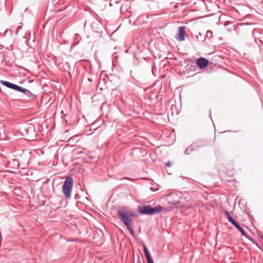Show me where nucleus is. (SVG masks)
Segmentation results:
<instances>
[{
  "mask_svg": "<svg viewBox=\"0 0 263 263\" xmlns=\"http://www.w3.org/2000/svg\"><path fill=\"white\" fill-rule=\"evenodd\" d=\"M118 214L121 220L126 227H128L129 225L132 224V219H131V217L133 216V214L125 210L118 211Z\"/></svg>",
  "mask_w": 263,
  "mask_h": 263,
  "instance_id": "3",
  "label": "nucleus"
},
{
  "mask_svg": "<svg viewBox=\"0 0 263 263\" xmlns=\"http://www.w3.org/2000/svg\"><path fill=\"white\" fill-rule=\"evenodd\" d=\"M166 165L167 166L170 167L171 165V163L170 162H167L166 163Z\"/></svg>",
  "mask_w": 263,
  "mask_h": 263,
  "instance_id": "15",
  "label": "nucleus"
},
{
  "mask_svg": "<svg viewBox=\"0 0 263 263\" xmlns=\"http://www.w3.org/2000/svg\"><path fill=\"white\" fill-rule=\"evenodd\" d=\"M185 34L184 27H179L178 30L177 39L179 41H182L184 40V35Z\"/></svg>",
  "mask_w": 263,
  "mask_h": 263,
  "instance_id": "6",
  "label": "nucleus"
},
{
  "mask_svg": "<svg viewBox=\"0 0 263 263\" xmlns=\"http://www.w3.org/2000/svg\"><path fill=\"white\" fill-rule=\"evenodd\" d=\"M0 83L8 88H10L11 89H14V90H16L17 91H20L23 92L24 93L29 92V91L28 90L25 89H23L22 87H21L16 85H15L14 84H12L11 83L7 82V81L1 80V81H0Z\"/></svg>",
  "mask_w": 263,
  "mask_h": 263,
  "instance_id": "4",
  "label": "nucleus"
},
{
  "mask_svg": "<svg viewBox=\"0 0 263 263\" xmlns=\"http://www.w3.org/2000/svg\"><path fill=\"white\" fill-rule=\"evenodd\" d=\"M132 225H129L128 227H127L128 230H129V231L130 232V233H131V234L134 236V230L131 228V226Z\"/></svg>",
  "mask_w": 263,
  "mask_h": 263,
  "instance_id": "11",
  "label": "nucleus"
},
{
  "mask_svg": "<svg viewBox=\"0 0 263 263\" xmlns=\"http://www.w3.org/2000/svg\"><path fill=\"white\" fill-rule=\"evenodd\" d=\"M233 225H234L241 233L243 236H246V234L245 231L242 229V228L239 226L238 223L237 222H235Z\"/></svg>",
  "mask_w": 263,
  "mask_h": 263,
  "instance_id": "8",
  "label": "nucleus"
},
{
  "mask_svg": "<svg viewBox=\"0 0 263 263\" xmlns=\"http://www.w3.org/2000/svg\"><path fill=\"white\" fill-rule=\"evenodd\" d=\"M143 251L145 255L146 258H148L149 257H151L150 254L146 247L145 245L143 246Z\"/></svg>",
  "mask_w": 263,
  "mask_h": 263,
  "instance_id": "10",
  "label": "nucleus"
},
{
  "mask_svg": "<svg viewBox=\"0 0 263 263\" xmlns=\"http://www.w3.org/2000/svg\"><path fill=\"white\" fill-rule=\"evenodd\" d=\"M225 215L227 219H228L229 221L231 222L232 224H233L236 221L233 219V218L230 215V214L228 213V212H225Z\"/></svg>",
  "mask_w": 263,
  "mask_h": 263,
  "instance_id": "9",
  "label": "nucleus"
},
{
  "mask_svg": "<svg viewBox=\"0 0 263 263\" xmlns=\"http://www.w3.org/2000/svg\"><path fill=\"white\" fill-rule=\"evenodd\" d=\"M206 35L208 36H212V32L210 30H208L206 32Z\"/></svg>",
  "mask_w": 263,
  "mask_h": 263,
  "instance_id": "13",
  "label": "nucleus"
},
{
  "mask_svg": "<svg viewBox=\"0 0 263 263\" xmlns=\"http://www.w3.org/2000/svg\"><path fill=\"white\" fill-rule=\"evenodd\" d=\"M162 209V207L159 205L155 208H152L150 205L139 206V212L142 214H157L161 212Z\"/></svg>",
  "mask_w": 263,
  "mask_h": 263,
  "instance_id": "1",
  "label": "nucleus"
},
{
  "mask_svg": "<svg viewBox=\"0 0 263 263\" xmlns=\"http://www.w3.org/2000/svg\"><path fill=\"white\" fill-rule=\"evenodd\" d=\"M177 196V195L176 194H172L170 196V201L169 202L172 204H176L179 202V198L177 199H175V197Z\"/></svg>",
  "mask_w": 263,
  "mask_h": 263,
  "instance_id": "7",
  "label": "nucleus"
},
{
  "mask_svg": "<svg viewBox=\"0 0 263 263\" xmlns=\"http://www.w3.org/2000/svg\"><path fill=\"white\" fill-rule=\"evenodd\" d=\"M181 208H182V209H187L189 207H188V206H187V207H186V206H185V205H182V206H181Z\"/></svg>",
  "mask_w": 263,
  "mask_h": 263,
  "instance_id": "16",
  "label": "nucleus"
},
{
  "mask_svg": "<svg viewBox=\"0 0 263 263\" xmlns=\"http://www.w3.org/2000/svg\"><path fill=\"white\" fill-rule=\"evenodd\" d=\"M147 261L148 263H154L152 257H149L148 258H146Z\"/></svg>",
  "mask_w": 263,
  "mask_h": 263,
  "instance_id": "12",
  "label": "nucleus"
},
{
  "mask_svg": "<svg viewBox=\"0 0 263 263\" xmlns=\"http://www.w3.org/2000/svg\"><path fill=\"white\" fill-rule=\"evenodd\" d=\"M197 65L200 69L206 68L209 65V61L206 59L200 58L196 61Z\"/></svg>",
  "mask_w": 263,
  "mask_h": 263,
  "instance_id": "5",
  "label": "nucleus"
},
{
  "mask_svg": "<svg viewBox=\"0 0 263 263\" xmlns=\"http://www.w3.org/2000/svg\"><path fill=\"white\" fill-rule=\"evenodd\" d=\"M30 130V132H34V129H33V127L31 126H29L27 129V130Z\"/></svg>",
  "mask_w": 263,
  "mask_h": 263,
  "instance_id": "14",
  "label": "nucleus"
},
{
  "mask_svg": "<svg viewBox=\"0 0 263 263\" xmlns=\"http://www.w3.org/2000/svg\"><path fill=\"white\" fill-rule=\"evenodd\" d=\"M73 179L71 177H67L65 180L62 186V191L65 197L70 198L71 192L73 186Z\"/></svg>",
  "mask_w": 263,
  "mask_h": 263,
  "instance_id": "2",
  "label": "nucleus"
}]
</instances>
